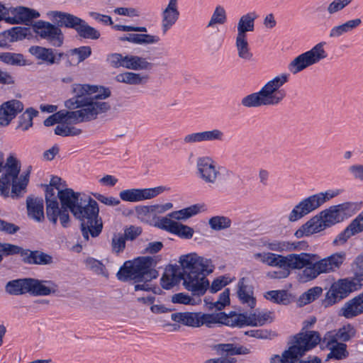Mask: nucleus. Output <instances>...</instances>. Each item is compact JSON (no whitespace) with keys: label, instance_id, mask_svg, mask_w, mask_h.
Here are the masks:
<instances>
[{"label":"nucleus","instance_id":"c85d7f7f","mask_svg":"<svg viewBox=\"0 0 363 363\" xmlns=\"http://www.w3.org/2000/svg\"><path fill=\"white\" fill-rule=\"evenodd\" d=\"M29 51L36 58L49 65L58 63L63 55V53H58L57 56H55L52 49L40 46H32Z\"/></svg>","mask_w":363,"mask_h":363},{"label":"nucleus","instance_id":"a19ab883","mask_svg":"<svg viewBox=\"0 0 363 363\" xmlns=\"http://www.w3.org/2000/svg\"><path fill=\"white\" fill-rule=\"evenodd\" d=\"M0 61L6 65L13 66H23L26 65L23 55L22 54L14 52H1Z\"/></svg>","mask_w":363,"mask_h":363},{"label":"nucleus","instance_id":"338daca9","mask_svg":"<svg viewBox=\"0 0 363 363\" xmlns=\"http://www.w3.org/2000/svg\"><path fill=\"white\" fill-rule=\"evenodd\" d=\"M111 246L113 252L116 253L122 252L125 246V238L121 235H115L112 238Z\"/></svg>","mask_w":363,"mask_h":363},{"label":"nucleus","instance_id":"6e6552de","mask_svg":"<svg viewBox=\"0 0 363 363\" xmlns=\"http://www.w3.org/2000/svg\"><path fill=\"white\" fill-rule=\"evenodd\" d=\"M5 289L13 296L30 294L35 296H44L56 293L57 286L51 281L25 278L9 281Z\"/></svg>","mask_w":363,"mask_h":363},{"label":"nucleus","instance_id":"bf43d9fd","mask_svg":"<svg viewBox=\"0 0 363 363\" xmlns=\"http://www.w3.org/2000/svg\"><path fill=\"white\" fill-rule=\"evenodd\" d=\"M193 228L177 223L174 230L172 232L173 234L178 235L179 237L184 239H190L194 235Z\"/></svg>","mask_w":363,"mask_h":363},{"label":"nucleus","instance_id":"4be33fe9","mask_svg":"<svg viewBox=\"0 0 363 363\" xmlns=\"http://www.w3.org/2000/svg\"><path fill=\"white\" fill-rule=\"evenodd\" d=\"M363 313V291L347 301L341 308L339 315L352 319Z\"/></svg>","mask_w":363,"mask_h":363},{"label":"nucleus","instance_id":"72a5a7b5","mask_svg":"<svg viewBox=\"0 0 363 363\" xmlns=\"http://www.w3.org/2000/svg\"><path fill=\"white\" fill-rule=\"evenodd\" d=\"M21 255L25 256V262L34 264H48L52 262V257L39 251L23 250Z\"/></svg>","mask_w":363,"mask_h":363},{"label":"nucleus","instance_id":"bb28decb","mask_svg":"<svg viewBox=\"0 0 363 363\" xmlns=\"http://www.w3.org/2000/svg\"><path fill=\"white\" fill-rule=\"evenodd\" d=\"M258 15L255 11L248 12L241 16L237 24V35L240 37H247V32L255 30V21Z\"/></svg>","mask_w":363,"mask_h":363},{"label":"nucleus","instance_id":"9b49d317","mask_svg":"<svg viewBox=\"0 0 363 363\" xmlns=\"http://www.w3.org/2000/svg\"><path fill=\"white\" fill-rule=\"evenodd\" d=\"M347 259V254L344 251H339L331 255L315 259L311 267L306 269L304 276L307 279H315L320 274H330L338 272L344 265Z\"/></svg>","mask_w":363,"mask_h":363},{"label":"nucleus","instance_id":"603ef678","mask_svg":"<svg viewBox=\"0 0 363 363\" xmlns=\"http://www.w3.org/2000/svg\"><path fill=\"white\" fill-rule=\"evenodd\" d=\"M339 340L347 342L351 338L354 337L356 335V329L352 324H346L336 330Z\"/></svg>","mask_w":363,"mask_h":363},{"label":"nucleus","instance_id":"49530a36","mask_svg":"<svg viewBox=\"0 0 363 363\" xmlns=\"http://www.w3.org/2000/svg\"><path fill=\"white\" fill-rule=\"evenodd\" d=\"M210 227L214 230H221L230 227L231 220L226 216H216L208 220Z\"/></svg>","mask_w":363,"mask_h":363},{"label":"nucleus","instance_id":"f8f14e48","mask_svg":"<svg viewBox=\"0 0 363 363\" xmlns=\"http://www.w3.org/2000/svg\"><path fill=\"white\" fill-rule=\"evenodd\" d=\"M340 190L328 191L308 196L302 200L292 209L289 215V220L295 222L306 215L318 208L325 201L337 196Z\"/></svg>","mask_w":363,"mask_h":363},{"label":"nucleus","instance_id":"8fccbe9b","mask_svg":"<svg viewBox=\"0 0 363 363\" xmlns=\"http://www.w3.org/2000/svg\"><path fill=\"white\" fill-rule=\"evenodd\" d=\"M321 287L315 286L303 293L299 298V301L303 305L310 303L317 299L322 294Z\"/></svg>","mask_w":363,"mask_h":363},{"label":"nucleus","instance_id":"4468645a","mask_svg":"<svg viewBox=\"0 0 363 363\" xmlns=\"http://www.w3.org/2000/svg\"><path fill=\"white\" fill-rule=\"evenodd\" d=\"M206 210L204 204H194L179 211H173L164 217L158 219L157 226L171 233L174 230L178 222L175 220H185Z\"/></svg>","mask_w":363,"mask_h":363},{"label":"nucleus","instance_id":"412c9836","mask_svg":"<svg viewBox=\"0 0 363 363\" xmlns=\"http://www.w3.org/2000/svg\"><path fill=\"white\" fill-rule=\"evenodd\" d=\"M197 174L205 182L214 184L219 174L218 167L213 160H198Z\"/></svg>","mask_w":363,"mask_h":363},{"label":"nucleus","instance_id":"37998d69","mask_svg":"<svg viewBox=\"0 0 363 363\" xmlns=\"http://www.w3.org/2000/svg\"><path fill=\"white\" fill-rule=\"evenodd\" d=\"M250 326H262L273 320L272 313L270 311H262L257 313L250 314Z\"/></svg>","mask_w":363,"mask_h":363},{"label":"nucleus","instance_id":"423d86ee","mask_svg":"<svg viewBox=\"0 0 363 363\" xmlns=\"http://www.w3.org/2000/svg\"><path fill=\"white\" fill-rule=\"evenodd\" d=\"M321 341L318 332L309 331L299 333L293 337L291 345L284 350L281 355L272 354L269 363H321L318 357H309L307 359L301 358L305 354L316 347Z\"/></svg>","mask_w":363,"mask_h":363},{"label":"nucleus","instance_id":"e433bc0d","mask_svg":"<svg viewBox=\"0 0 363 363\" xmlns=\"http://www.w3.org/2000/svg\"><path fill=\"white\" fill-rule=\"evenodd\" d=\"M235 48L240 58L247 61L252 60L253 54L250 50L247 37L236 35Z\"/></svg>","mask_w":363,"mask_h":363},{"label":"nucleus","instance_id":"a878e982","mask_svg":"<svg viewBox=\"0 0 363 363\" xmlns=\"http://www.w3.org/2000/svg\"><path fill=\"white\" fill-rule=\"evenodd\" d=\"M325 229V228L322 223L321 218L317 215L301 225V227L295 232L294 236L296 238H301L319 233Z\"/></svg>","mask_w":363,"mask_h":363},{"label":"nucleus","instance_id":"f3484780","mask_svg":"<svg viewBox=\"0 0 363 363\" xmlns=\"http://www.w3.org/2000/svg\"><path fill=\"white\" fill-rule=\"evenodd\" d=\"M179 16L178 0H169L167 6L161 12L160 28L163 35L174 26Z\"/></svg>","mask_w":363,"mask_h":363},{"label":"nucleus","instance_id":"052dcab7","mask_svg":"<svg viewBox=\"0 0 363 363\" xmlns=\"http://www.w3.org/2000/svg\"><path fill=\"white\" fill-rule=\"evenodd\" d=\"M23 249L17 245L10 243L0 242V254L3 256H9L16 254H21Z\"/></svg>","mask_w":363,"mask_h":363},{"label":"nucleus","instance_id":"0eeeda50","mask_svg":"<svg viewBox=\"0 0 363 363\" xmlns=\"http://www.w3.org/2000/svg\"><path fill=\"white\" fill-rule=\"evenodd\" d=\"M289 74L282 73L267 82L257 91L243 97L241 104L246 108L260 107L263 106H277L286 97V91L280 88L285 84Z\"/></svg>","mask_w":363,"mask_h":363},{"label":"nucleus","instance_id":"cd10ccee","mask_svg":"<svg viewBox=\"0 0 363 363\" xmlns=\"http://www.w3.org/2000/svg\"><path fill=\"white\" fill-rule=\"evenodd\" d=\"M121 42L128 41L135 45H154L160 41V38L156 35L146 33H130L118 38Z\"/></svg>","mask_w":363,"mask_h":363},{"label":"nucleus","instance_id":"a211bd4d","mask_svg":"<svg viewBox=\"0 0 363 363\" xmlns=\"http://www.w3.org/2000/svg\"><path fill=\"white\" fill-rule=\"evenodd\" d=\"M269 250L279 252H290L306 250L308 245L306 241L277 240L267 241L264 244Z\"/></svg>","mask_w":363,"mask_h":363},{"label":"nucleus","instance_id":"de8ad7c7","mask_svg":"<svg viewBox=\"0 0 363 363\" xmlns=\"http://www.w3.org/2000/svg\"><path fill=\"white\" fill-rule=\"evenodd\" d=\"M38 111L35 109L30 108H28L21 116L18 128L22 130H27L33 125V118L36 116Z\"/></svg>","mask_w":363,"mask_h":363},{"label":"nucleus","instance_id":"a18cd8bd","mask_svg":"<svg viewBox=\"0 0 363 363\" xmlns=\"http://www.w3.org/2000/svg\"><path fill=\"white\" fill-rule=\"evenodd\" d=\"M70 55L74 63L78 65L91 55V48L89 46H81L71 50Z\"/></svg>","mask_w":363,"mask_h":363},{"label":"nucleus","instance_id":"ea45409f","mask_svg":"<svg viewBox=\"0 0 363 363\" xmlns=\"http://www.w3.org/2000/svg\"><path fill=\"white\" fill-rule=\"evenodd\" d=\"M115 78L118 82L131 85L140 84L147 79V77L142 76L140 74L130 72L120 73Z\"/></svg>","mask_w":363,"mask_h":363},{"label":"nucleus","instance_id":"58836bf2","mask_svg":"<svg viewBox=\"0 0 363 363\" xmlns=\"http://www.w3.org/2000/svg\"><path fill=\"white\" fill-rule=\"evenodd\" d=\"M199 327L206 326L212 328L217 324H222L223 312L214 313H204L199 312Z\"/></svg>","mask_w":363,"mask_h":363},{"label":"nucleus","instance_id":"ddd939ff","mask_svg":"<svg viewBox=\"0 0 363 363\" xmlns=\"http://www.w3.org/2000/svg\"><path fill=\"white\" fill-rule=\"evenodd\" d=\"M325 43H319L310 50L295 57L288 66V69L293 74H297L308 67L318 63L327 57L324 50Z\"/></svg>","mask_w":363,"mask_h":363},{"label":"nucleus","instance_id":"c9c22d12","mask_svg":"<svg viewBox=\"0 0 363 363\" xmlns=\"http://www.w3.org/2000/svg\"><path fill=\"white\" fill-rule=\"evenodd\" d=\"M361 23L362 21L360 18H355L347 21L341 25L334 26L331 28L329 36L333 38H339L358 27Z\"/></svg>","mask_w":363,"mask_h":363},{"label":"nucleus","instance_id":"09e8293b","mask_svg":"<svg viewBox=\"0 0 363 363\" xmlns=\"http://www.w3.org/2000/svg\"><path fill=\"white\" fill-rule=\"evenodd\" d=\"M330 352L328 354V359H342L347 357V345L345 343H339L328 348Z\"/></svg>","mask_w":363,"mask_h":363},{"label":"nucleus","instance_id":"393cba45","mask_svg":"<svg viewBox=\"0 0 363 363\" xmlns=\"http://www.w3.org/2000/svg\"><path fill=\"white\" fill-rule=\"evenodd\" d=\"M11 23H19L30 22L40 16L39 12L34 9L19 6L10 8Z\"/></svg>","mask_w":363,"mask_h":363},{"label":"nucleus","instance_id":"7c9ffc66","mask_svg":"<svg viewBox=\"0 0 363 363\" xmlns=\"http://www.w3.org/2000/svg\"><path fill=\"white\" fill-rule=\"evenodd\" d=\"M27 209L30 217L38 222L43 220L45 218L43 211L44 204L42 199L28 198L27 199Z\"/></svg>","mask_w":363,"mask_h":363},{"label":"nucleus","instance_id":"9d476101","mask_svg":"<svg viewBox=\"0 0 363 363\" xmlns=\"http://www.w3.org/2000/svg\"><path fill=\"white\" fill-rule=\"evenodd\" d=\"M49 15L52 20L57 22V26L75 30L82 38L97 40L101 36L100 32L97 29L73 14L55 11H51Z\"/></svg>","mask_w":363,"mask_h":363},{"label":"nucleus","instance_id":"e2e57ef3","mask_svg":"<svg viewBox=\"0 0 363 363\" xmlns=\"http://www.w3.org/2000/svg\"><path fill=\"white\" fill-rule=\"evenodd\" d=\"M343 298L340 296V294L335 291L333 286L331 285L330 289L326 293L325 298L323 303L325 306H332L337 302L342 300Z\"/></svg>","mask_w":363,"mask_h":363},{"label":"nucleus","instance_id":"b1692460","mask_svg":"<svg viewBox=\"0 0 363 363\" xmlns=\"http://www.w3.org/2000/svg\"><path fill=\"white\" fill-rule=\"evenodd\" d=\"M238 296L240 302L250 308H253L256 304L253 289L248 284L247 279L242 277L238 283Z\"/></svg>","mask_w":363,"mask_h":363},{"label":"nucleus","instance_id":"7ed1b4c3","mask_svg":"<svg viewBox=\"0 0 363 363\" xmlns=\"http://www.w3.org/2000/svg\"><path fill=\"white\" fill-rule=\"evenodd\" d=\"M252 258L263 264L280 269L268 272L267 277L271 279H286L290 275L291 271L302 269L300 279L307 282L312 279H307L304 276V272L306 269L311 267L313 260L318 259V255L306 252L289 253L283 255L264 251L253 253Z\"/></svg>","mask_w":363,"mask_h":363},{"label":"nucleus","instance_id":"0e129e2a","mask_svg":"<svg viewBox=\"0 0 363 363\" xmlns=\"http://www.w3.org/2000/svg\"><path fill=\"white\" fill-rule=\"evenodd\" d=\"M85 264L87 268L93 270L98 274H103L104 272V265L97 259L94 258H87L85 261Z\"/></svg>","mask_w":363,"mask_h":363},{"label":"nucleus","instance_id":"1a4fd4ad","mask_svg":"<svg viewBox=\"0 0 363 363\" xmlns=\"http://www.w3.org/2000/svg\"><path fill=\"white\" fill-rule=\"evenodd\" d=\"M30 170L31 167H29L26 174L18 179L20 172L18 160H0V189L2 191L8 189L12 184V194L18 196L28 183Z\"/></svg>","mask_w":363,"mask_h":363},{"label":"nucleus","instance_id":"6e6d98bb","mask_svg":"<svg viewBox=\"0 0 363 363\" xmlns=\"http://www.w3.org/2000/svg\"><path fill=\"white\" fill-rule=\"evenodd\" d=\"M45 194L48 190L52 189L57 194L60 191H64L67 188V184L65 181L58 177H52L50 179V184L46 185Z\"/></svg>","mask_w":363,"mask_h":363},{"label":"nucleus","instance_id":"864d4df0","mask_svg":"<svg viewBox=\"0 0 363 363\" xmlns=\"http://www.w3.org/2000/svg\"><path fill=\"white\" fill-rule=\"evenodd\" d=\"M30 33V28L26 27H15L7 31V35L11 42L26 38Z\"/></svg>","mask_w":363,"mask_h":363},{"label":"nucleus","instance_id":"13d9d810","mask_svg":"<svg viewBox=\"0 0 363 363\" xmlns=\"http://www.w3.org/2000/svg\"><path fill=\"white\" fill-rule=\"evenodd\" d=\"M220 354L226 353L228 354H241V347H236L233 344H218L213 347Z\"/></svg>","mask_w":363,"mask_h":363},{"label":"nucleus","instance_id":"20e7f679","mask_svg":"<svg viewBox=\"0 0 363 363\" xmlns=\"http://www.w3.org/2000/svg\"><path fill=\"white\" fill-rule=\"evenodd\" d=\"M179 263L183 269V286L193 296H203L209 287L206 276L214 270V265L210 259L189 253L182 255Z\"/></svg>","mask_w":363,"mask_h":363},{"label":"nucleus","instance_id":"4d7b16f0","mask_svg":"<svg viewBox=\"0 0 363 363\" xmlns=\"http://www.w3.org/2000/svg\"><path fill=\"white\" fill-rule=\"evenodd\" d=\"M347 228L352 236L363 231V211L350 223Z\"/></svg>","mask_w":363,"mask_h":363},{"label":"nucleus","instance_id":"aec40b11","mask_svg":"<svg viewBox=\"0 0 363 363\" xmlns=\"http://www.w3.org/2000/svg\"><path fill=\"white\" fill-rule=\"evenodd\" d=\"M23 104L16 99L3 103L0 106V126H6L23 110Z\"/></svg>","mask_w":363,"mask_h":363},{"label":"nucleus","instance_id":"2eb2a0df","mask_svg":"<svg viewBox=\"0 0 363 363\" xmlns=\"http://www.w3.org/2000/svg\"><path fill=\"white\" fill-rule=\"evenodd\" d=\"M59 26L49 22L38 21L33 25V29L38 35L46 40L51 45L60 47L63 43L64 35Z\"/></svg>","mask_w":363,"mask_h":363},{"label":"nucleus","instance_id":"3c124183","mask_svg":"<svg viewBox=\"0 0 363 363\" xmlns=\"http://www.w3.org/2000/svg\"><path fill=\"white\" fill-rule=\"evenodd\" d=\"M201 133L203 143L212 141L222 142L225 140L224 133L217 128L201 131Z\"/></svg>","mask_w":363,"mask_h":363},{"label":"nucleus","instance_id":"f03ea898","mask_svg":"<svg viewBox=\"0 0 363 363\" xmlns=\"http://www.w3.org/2000/svg\"><path fill=\"white\" fill-rule=\"evenodd\" d=\"M74 96L67 100L65 106L68 109L79 108L77 111H62V119L69 124H77L96 118L99 114L108 111L111 106L103 100L109 97L111 91L104 86L74 84L72 85Z\"/></svg>","mask_w":363,"mask_h":363},{"label":"nucleus","instance_id":"2f4dec72","mask_svg":"<svg viewBox=\"0 0 363 363\" xmlns=\"http://www.w3.org/2000/svg\"><path fill=\"white\" fill-rule=\"evenodd\" d=\"M224 317H222V324L230 327L242 328L245 325L250 326V316L247 314H230L227 315L223 312Z\"/></svg>","mask_w":363,"mask_h":363},{"label":"nucleus","instance_id":"c03bdc74","mask_svg":"<svg viewBox=\"0 0 363 363\" xmlns=\"http://www.w3.org/2000/svg\"><path fill=\"white\" fill-rule=\"evenodd\" d=\"M82 130L74 126H72L68 123L62 121L55 128V133L61 136H74L78 135Z\"/></svg>","mask_w":363,"mask_h":363},{"label":"nucleus","instance_id":"39448f33","mask_svg":"<svg viewBox=\"0 0 363 363\" xmlns=\"http://www.w3.org/2000/svg\"><path fill=\"white\" fill-rule=\"evenodd\" d=\"M157 260L155 257L143 256L124 262L116 274L118 280L135 283L134 290L150 291L152 289L150 281L159 274L155 269Z\"/></svg>","mask_w":363,"mask_h":363},{"label":"nucleus","instance_id":"69168bd1","mask_svg":"<svg viewBox=\"0 0 363 363\" xmlns=\"http://www.w3.org/2000/svg\"><path fill=\"white\" fill-rule=\"evenodd\" d=\"M286 294L284 291H267L264 297L274 303H282L286 300Z\"/></svg>","mask_w":363,"mask_h":363},{"label":"nucleus","instance_id":"680f3d73","mask_svg":"<svg viewBox=\"0 0 363 363\" xmlns=\"http://www.w3.org/2000/svg\"><path fill=\"white\" fill-rule=\"evenodd\" d=\"M113 12L117 15L128 16L130 18L140 16L139 9L133 7H118L113 10Z\"/></svg>","mask_w":363,"mask_h":363},{"label":"nucleus","instance_id":"f704fd0d","mask_svg":"<svg viewBox=\"0 0 363 363\" xmlns=\"http://www.w3.org/2000/svg\"><path fill=\"white\" fill-rule=\"evenodd\" d=\"M318 216L321 218L322 223L325 228L331 227L343 220L342 216L335 206L321 211Z\"/></svg>","mask_w":363,"mask_h":363},{"label":"nucleus","instance_id":"473e14b6","mask_svg":"<svg viewBox=\"0 0 363 363\" xmlns=\"http://www.w3.org/2000/svg\"><path fill=\"white\" fill-rule=\"evenodd\" d=\"M151 64L145 58L138 55H126L124 56L123 67L128 69L142 70L150 68Z\"/></svg>","mask_w":363,"mask_h":363},{"label":"nucleus","instance_id":"774afa93","mask_svg":"<svg viewBox=\"0 0 363 363\" xmlns=\"http://www.w3.org/2000/svg\"><path fill=\"white\" fill-rule=\"evenodd\" d=\"M123 61L124 56L120 53H111L107 56V62L114 68L123 67Z\"/></svg>","mask_w":363,"mask_h":363},{"label":"nucleus","instance_id":"c756f323","mask_svg":"<svg viewBox=\"0 0 363 363\" xmlns=\"http://www.w3.org/2000/svg\"><path fill=\"white\" fill-rule=\"evenodd\" d=\"M199 312L174 313L171 318L174 322L193 328H199Z\"/></svg>","mask_w":363,"mask_h":363},{"label":"nucleus","instance_id":"4c0bfd02","mask_svg":"<svg viewBox=\"0 0 363 363\" xmlns=\"http://www.w3.org/2000/svg\"><path fill=\"white\" fill-rule=\"evenodd\" d=\"M227 22V13L221 5H217L206 25L208 28H215L217 25H223Z\"/></svg>","mask_w":363,"mask_h":363},{"label":"nucleus","instance_id":"5fc2aeb1","mask_svg":"<svg viewBox=\"0 0 363 363\" xmlns=\"http://www.w3.org/2000/svg\"><path fill=\"white\" fill-rule=\"evenodd\" d=\"M230 291L229 289L224 290L219 296V298L213 303H210L208 308L210 309L216 308L217 310H222L226 305L230 303Z\"/></svg>","mask_w":363,"mask_h":363},{"label":"nucleus","instance_id":"6ab92c4d","mask_svg":"<svg viewBox=\"0 0 363 363\" xmlns=\"http://www.w3.org/2000/svg\"><path fill=\"white\" fill-rule=\"evenodd\" d=\"M23 104L16 99L3 103L0 106V126H6L23 110Z\"/></svg>","mask_w":363,"mask_h":363},{"label":"nucleus","instance_id":"f257e3e1","mask_svg":"<svg viewBox=\"0 0 363 363\" xmlns=\"http://www.w3.org/2000/svg\"><path fill=\"white\" fill-rule=\"evenodd\" d=\"M45 203L47 218L53 225H56L59 219L63 228H68L69 211L81 221V231L85 241L89 240V235L96 238L101 233L103 224L99 217L98 203L91 197L69 188H65L57 194L50 189L45 195Z\"/></svg>","mask_w":363,"mask_h":363},{"label":"nucleus","instance_id":"5701e85b","mask_svg":"<svg viewBox=\"0 0 363 363\" xmlns=\"http://www.w3.org/2000/svg\"><path fill=\"white\" fill-rule=\"evenodd\" d=\"M183 273L177 266L169 265L160 279V284L163 289L169 290L177 285L182 280Z\"/></svg>","mask_w":363,"mask_h":363},{"label":"nucleus","instance_id":"dca6fc26","mask_svg":"<svg viewBox=\"0 0 363 363\" xmlns=\"http://www.w3.org/2000/svg\"><path fill=\"white\" fill-rule=\"evenodd\" d=\"M164 190L163 186L150 189H130L121 191L119 193V196L124 201L138 202L152 199L162 193Z\"/></svg>","mask_w":363,"mask_h":363},{"label":"nucleus","instance_id":"79ce46f5","mask_svg":"<svg viewBox=\"0 0 363 363\" xmlns=\"http://www.w3.org/2000/svg\"><path fill=\"white\" fill-rule=\"evenodd\" d=\"M333 288L342 296L345 298L350 293L356 291L350 279H339L337 281L332 284Z\"/></svg>","mask_w":363,"mask_h":363}]
</instances>
